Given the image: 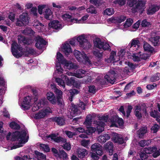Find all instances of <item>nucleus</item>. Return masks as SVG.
Returning <instances> with one entry per match:
<instances>
[{
	"instance_id": "1",
	"label": "nucleus",
	"mask_w": 160,
	"mask_h": 160,
	"mask_svg": "<svg viewBox=\"0 0 160 160\" xmlns=\"http://www.w3.org/2000/svg\"><path fill=\"white\" fill-rule=\"evenodd\" d=\"M33 93L34 95V100L33 101L32 97L31 95H28L25 97L23 101L19 105L21 109L24 110H28L33 105L32 108V110L35 112L39 109V108L42 107L45 103L46 99L42 98L37 101L38 100V93L36 90L33 91Z\"/></svg>"
},
{
	"instance_id": "2",
	"label": "nucleus",
	"mask_w": 160,
	"mask_h": 160,
	"mask_svg": "<svg viewBox=\"0 0 160 160\" xmlns=\"http://www.w3.org/2000/svg\"><path fill=\"white\" fill-rule=\"evenodd\" d=\"M11 133L10 132L8 133L6 136L7 140L10 139L11 140L18 142L16 144L11 147V150L22 147L23 144L28 141V135L26 129H24L21 132L17 131L13 132L11 138Z\"/></svg>"
},
{
	"instance_id": "3",
	"label": "nucleus",
	"mask_w": 160,
	"mask_h": 160,
	"mask_svg": "<svg viewBox=\"0 0 160 160\" xmlns=\"http://www.w3.org/2000/svg\"><path fill=\"white\" fill-rule=\"evenodd\" d=\"M56 59L57 61L56 63V69L59 73H61L63 69L61 66L60 63L64 65L65 68L70 69L75 68V66L70 62L67 61L62 54L59 52L57 53Z\"/></svg>"
},
{
	"instance_id": "4",
	"label": "nucleus",
	"mask_w": 160,
	"mask_h": 160,
	"mask_svg": "<svg viewBox=\"0 0 160 160\" xmlns=\"http://www.w3.org/2000/svg\"><path fill=\"white\" fill-rule=\"evenodd\" d=\"M11 49L12 54L17 58H19L24 54L32 53L34 52L33 49L30 48H27L26 51L15 42H13L12 44Z\"/></svg>"
},
{
	"instance_id": "5",
	"label": "nucleus",
	"mask_w": 160,
	"mask_h": 160,
	"mask_svg": "<svg viewBox=\"0 0 160 160\" xmlns=\"http://www.w3.org/2000/svg\"><path fill=\"white\" fill-rule=\"evenodd\" d=\"M73 52L76 58L80 63L89 67L92 66V63L90 59L91 58L89 55H87L84 52H81L77 50H74Z\"/></svg>"
},
{
	"instance_id": "6",
	"label": "nucleus",
	"mask_w": 160,
	"mask_h": 160,
	"mask_svg": "<svg viewBox=\"0 0 160 160\" xmlns=\"http://www.w3.org/2000/svg\"><path fill=\"white\" fill-rule=\"evenodd\" d=\"M94 46L97 48L106 50L110 48L112 44L103 42L99 38H96L94 40Z\"/></svg>"
},
{
	"instance_id": "7",
	"label": "nucleus",
	"mask_w": 160,
	"mask_h": 160,
	"mask_svg": "<svg viewBox=\"0 0 160 160\" xmlns=\"http://www.w3.org/2000/svg\"><path fill=\"white\" fill-rule=\"evenodd\" d=\"M86 75L90 78L89 79H88L86 82H90L92 79V77L95 75V73L92 72H90L88 71H85L82 69H79L77 71L76 73H75L74 76L79 78H81Z\"/></svg>"
},
{
	"instance_id": "8",
	"label": "nucleus",
	"mask_w": 160,
	"mask_h": 160,
	"mask_svg": "<svg viewBox=\"0 0 160 160\" xmlns=\"http://www.w3.org/2000/svg\"><path fill=\"white\" fill-rule=\"evenodd\" d=\"M108 122L110 124V126L111 127H118L122 126L123 124L122 119L116 115L109 119Z\"/></svg>"
},
{
	"instance_id": "9",
	"label": "nucleus",
	"mask_w": 160,
	"mask_h": 160,
	"mask_svg": "<svg viewBox=\"0 0 160 160\" xmlns=\"http://www.w3.org/2000/svg\"><path fill=\"white\" fill-rule=\"evenodd\" d=\"M29 22L28 13L25 12L20 16L19 19H17L16 24L17 26H22L28 25Z\"/></svg>"
},
{
	"instance_id": "10",
	"label": "nucleus",
	"mask_w": 160,
	"mask_h": 160,
	"mask_svg": "<svg viewBox=\"0 0 160 160\" xmlns=\"http://www.w3.org/2000/svg\"><path fill=\"white\" fill-rule=\"evenodd\" d=\"M76 38L77 41L79 43L81 47L84 49H86L90 47L91 45L88 42L84 34H82Z\"/></svg>"
},
{
	"instance_id": "11",
	"label": "nucleus",
	"mask_w": 160,
	"mask_h": 160,
	"mask_svg": "<svg viewBox=\"0 0 160 160\" xmlns=\"http://www.w3.org/2000/svg\"><path fill=\"white\" fill-rule=\"evenodd\" d=\"M120 53H121V54L119 55V56H116V52L112 51L107 61L108 62H117L119 61L121 57H122L125 53V50L123 49H121L120 51Z\"/></svg>"
},
{
	"instance_id": "12",
	"label": "nucleus",
	"mask_w": 160,
	"mask_h": 160,
	"mask_svg": "<svg viewBox=\"0 0 160 160\" xmlns=\"http://www.w3.org/2000/svg\"><path fill=\"white\" fill-rule=\"evenodd\" d=\"M52 112V109L49 107H48L43 109L38 113H35L33 116L36 119H40L43 118L46 115Z\"/></svg>"
},
{
	"instance_id": "13",
	"label": "nucleus",
	"mask_w": 160,
	"mask_h": 160,
	"mask_svg": "<svg viewBox=\"0 0 160 160\" xmlns=\"http://www.w3.org/2000/svg\"><path fill=\"white\" fill-rule=\"evenodd\" d=\"M144 152L146 154L153 153L152 156L154 158H156L160 155V149L157 150V148L156 147L145 148H144Z\"/></svg>"
},
{
	"instance_id": "14",
	"label": "nucleus",
	"mask_w": 160,
	"mask_h": 160,
	"mask_svg": "<svg viewBox=\"0 0 160 160\" xmlns=\"http://www.w3.org/2000/svg\"><path fill=\"white\" fill-rule=\"evenodd\" d=\"M145 4L143 1H138L132 8V11L134 12L138 11L142 12L145 8Z\"/></svg>"
},
{
	"instance_id": "15",
	"label": "nucleus",
	"mask_w": 160,
	"mask_h": 160,
	"mask_svg": "<svg viewBox=\"0 0 160 160\" xmlns=\"http://www.w3.org/2000/svg\"><path fill=\"white\" fill-rule=\"evenodd\" d=\"M34 39L36 42V46L39 49H42L44 45L46 44L47 42L39 36L35 37Z\"/></svg>"
},
{
	"instance_id": "16",
	"label": "nucleus",
	"mask_w": 160,
	"mask_h": 160,
	"mask_svg": "<svg viewBox=\"0 0 160 160\" xmlns=\"http://www.w3.org/2000/svg\"><path fill=\"white\" fill-rule=\"evenodd\" d=\"M108 75H106L104 76L105 79H106L107 82L113 84L115 82V75L116 73L113 70H110L108 72Z\"/></svg>"
},
{
	"instance_id": "17",
	"label": "nucleus",
	"mask_w": 160,
	"mask_h": 160,
	"mask_svg": "<svg viewBox=\"0 0 160 160\" xmlns=\"http://www.w3.org/2000/svg\"><path fill=\"white\" fill-rule=\"evenodd\" d=\"M54 92L56 94V98L58 104L59 105H62L63 103V92L62 91L58 88H56Z\"/></svg>"
},
{
	"instance_id": "18",
	"label": "nucleus",
	"mask_w": 160,
	"mask_h": 160,
	"mask_svg": "<svg viewBox=\"0 0 160 160\" xmlns=\"http://www.w3.org/2000/svg\"><path fill=\"white\" fill-rule=\"evenodd\" d=\"M102 148V146L98 143H95L91 147L92 150L93 152H96L97 154L99 156L102 155L103 153Z\"/></svg>"
},
{
	"instance_id": "19",
	"label": "nucleus",
	"mask_w": 160,
	"mask_h": 160,
	"mask_svg": "<svg viewBox=\"0 0 160 160\" xmlns=\"http://www.w3.org/2000/svg\"><path fill=\"white\" fill-rule=\"evenodd\" d=\"M126 18V17L122 16L119 17H112L108 20L109 23H120L124 21Z\"/></svg>"
},
{
	"instance_id": "20",
	"label": "nucleus",
	"mask_w": 160,
	"mask_h": 160,
	"mask_svg": "<svg viewBox=\"0 0 160 160\" xmlns=\"http://www.w3.org/2000/svg\"><path fill=\"white\" fill-rule=\"evenodd\" d=\"M49 27L53 29L59 30L61 29L62 26L61 23L57 20H53L50 22L48 24Z\"/></svg>"
},
{
	"instance_id": "21",
	"label": "nucleus",
	"mask_w": 160,
	"mask_h": 160,
	"mask_svg": "<svg viewBox=\"0 0 160 160\" xmlns=\"http://www.w3.org/2000/svg\"><path fill=\"white\" fill-rule=\"evenodd\" d=\"M18 40L19 43H23L24 44L29 45L33 42V39H26L22 35H19L18 36Z\"/></svg>"
},
{
	"instance_id": "22",
	"label": "nucleus",
	"mask_w": 160,
	"mask_h": 160,
	"mask_svg": "<svg viewBox=\"0 0 160 160\" xmlns=\"http://www.w3.org/2000/svg\"><path fill=\"white\" fill-rule=\"evenodd\" d=\"M140 45V42L138 38L132 39L129 44L130 48H132L134 51L138 49Z\"/></svg>"
},
{
	"instance_id": "23",
	"label": "nucleus",
	"mask_w": 160,
	"mask_h": 160,
	"mask_svg": "<svg viewBox=\"0 0 160 160\" xmlns=\"http://www.w3.org/2000/svg\"><path fill=\"white\" fill-rule=\"evenodd\" d=\"M47 99L52 104H54L57 102L56 96L53 93L49 91L46 94Z\"/></svg>"
},
{
	"instance_id": "24",
	"label": "nucleus",
	"mask_w": 160,
	"mask_h": 160,
	"mask_svg": "<svg viewBox=\"0 0 160 160\" xmlns=\"http://www.w3.org/2000/svg\"><path fill=\"white\" fill-rule=\"evenodd\" d=\"M61 78L63 80H65L67 85L68 86L74 85L75 83H76L74 77H71L70 79H69L66 76L64 75H61Z\"/></svg>"
},
{
	"instance_id": "25",
	"label": "nucleus",
	"mask_w": 160,
	"mask_h": 160,
	"mask_svg": "<svg viewBox=\"0 0 160 160\" xmlns=\"http://www.w3.org/2000/svg\"><path fill=\"white\" fill-rule=\"evenodd\" d=\"M135 114L136 116L138 118L140 119L142 118V114L144 111V109L141 108L140 105H137L135 106Z\"/></svg>"
},
{
	"instance_id": "26",
	"label": "nucleus",
	"mask_w": 160,
	"mask_h": 160,
	"mask_svg": "<svg viewBox=\"0 0 160 160\" xmlns=\"http://www.w3.org/2000/svg\"><path fill=\"white\" fill-rule=\"evenodd\" d=\"M71 105V110L70 111V115L71 116L74 117L80 113V110L76 106L72 103Z\"/></svg>"
},
{
	"instance_id": "27",
	"label": "nucleus",
	"mask_w": 160,
	"mask_h": 160,
	"mask_svg": "<svg viewBox=\"0 0 160 160\" xmlns=\"http://www.w3.org/2000/svg\"><path fill=\"white\" fill-rule=\"evenodd\" d=\"M62 50L66 55H68L72 52L70 46L67 42L64 43L63 45Z\"/></svg>"
},
{
	"instance_id": "28",
	"label": "nucleus",
	"mask_w": 160,
	"mask_h": 160,
	"mask_svg": "<svg viewBox=\"0 0 160 160\" xmlns=\"http://www.w3.org/2000/svg\"><path fill=\"white\" fill-rule=\"evenodd\" d=\"M160 8V6L154 5H151L148 9L147 13L148 15L152 14L158 11Z\"/></svg>"
},
{
	"instance_id": "29",
	"label": "nucleus",
	"mask_w": 160,
	"mask_h": 160,
	"mask_svg": "<svg viewBox=\"0 0 160 160\" xmlns=\"http://www.w3.org/2000/svg\"><path fill=\"white\" fill-rule=\"evenodd\" d=\"M62 18L64 21L68 23V25L71 24V23H69V22L75 23V22L73 20L75 19V18H72L71 16L69 14H66L63 15L62 16Z\"/></svg>"
},
{
	"instance_id": "30",
	"label": "nucleus",
	"mask_w": 160,
	"mask_h": 160,
	"mask_svg": "<svg viewBox=\"0 0 160 160\" xmlns=\"http://www.w3.org/2000/svg\"><path fill=\"white\" fill-rule=\"evenodd\" d=\"M77 152L78 157L81 158L84 157L88 153V151L83 148H79Z\"/></svg>"
},
{
	"instance_id": "31",
	"label": "nucleus",
	"mask_w": 160,
	"mask_h": 160,
	"mask_svg": "<svg viewBox=\"0 0 160 160\" xmlns=\"http://www.w3.org/2000/svg\"><path fill=\"white\" fill-rule=\"evenodd\" d=\"M58 133L52 134L50 136V137L52 140L56 142H59L62 141H66L65 139H63H63L60 137H58Z\"/></svg>"
},
{
	"instance_id": "32",
	"label": "nucleus",
	"mask_w": 160,
	"mask_h": 160,
	"mask_svg": "<svg viewBox=\"0 0 160 160\" xmlns=\"http://www.w3.org/2000/svg\"><path fill=\"white\" fill-rule=\"evenodd\" d=\"M113 140L115 142L120 144L124 142L123 139L121 137L120 134L117 133L114 134Z\"/></svg>"
},
{
	"instance_id": "33",
	"label": "nucleus",
	"mask_w": 160,
	"mask_h": 160,
	"mask_svg": "<svg viewBox=\"0 0 160 160\" xmlns=\"http://www.w3.org/2000/svg\"><path fill=\"white\" fill-rule=\"evenodd\" d=\"M96 122L97 123V126L96 127L97 131L98 132L100 133L102 132L104 130V127L105 126V123L102 122H94V123L95 124Z\"/></svg>"
},
{
	"instance_id": "34",
	"label": "nucleus",
	"mask_w": 160,
	"mask_h": 160,
	"mask_svg": "<svg viewBox=\"0 0 160 160\" xmlns=\"http://www.w3.org/2000/svg\"><path fill=\"white\" fill-rule=\"evenodd\" d=\"M110 137L107 134H104L103 135H101L98 137V140L100 143H104L106 140L109 139Z\"/></svg>"
},
{
	"instance_id": "35",
	"label": "nucleus",
	"mask_w": 160,
	"mask_h": 160,
	"mask_svg": "<svg viewBox=\"0 0 160 160\" xmlns=\"http://www.w3.org/2000/svg\"><path fill=\"white\" fill-rule=\"evenodd\" d=\"M143 47L145 51L150 52L151 53H153L154 52L153 48L147 42H144Z\"/></svg>"
},
{
	"instance_id": "36",
	"label": "nucleus",
	"mask_w": 160,
	"mask_h": 160,
	"mask_svg": "<svg viewBox=\"0 0 160 160\" xmlns=\"http://www.w3.org/2000/svg\"><path fill=\"white\" fill-rule=\"evenodd\" d=\"M88 16H89L88 15H86L82 17L81 19L78 20V19L75 18V19H74L73 20L76 23H86L87 22V19Z\"/></svg>"
},
{
	"instance_id": "37",
	"label": "nucleus",
	"mask_w": 160,
	"mask_h": 160,
	"mask_svg": "<svg viewBox=\"0 0 160 160\" xmlns=\"http://www.w3.org/2000/svg\"><path fill=\"white\" fill-rule=\"evenodd\" d=\"M147 128L145 127L140 129L137 132L139 138H142L144 135L147 132Z\"/></svg>"
},
{
	"instance_id": "38",
	"label": "nucleus",
	"mask_w": 160,
	"mask_h": 160,
	"mask_svg": "<svg viewBox=\"0 0 160 160\" xmlns=\"http://www.w3.org/2000/svg\"><path fill=\"white\" fill-rule=\"evenodd\" d=\"M33 26L35 27L39 31H42L43 28H44V25L42 23H40L39 21L37 20H34Z\"/></svg>"
},
{
	"instance_id": "39",
	"label": "nucleus",
	"mask_w": 160,
	"mask_h": 160,
	"mask_svg": "<svg viewBox=\"0 0 160 160\" xmlns=\"http://www.w3.org/2000/svg\"><path fill=\"white\" fill-rule=\"evenodd\" d=\"M53 121L60 126H62L65 123V120L61 117H55L53 119Z\"/></svg>"
},
{
	"instance_id": "40",
	"label": "nucleus",
	"mask_w": 160,
	"mask_h": 160,
	"mask_svg": "<svg viewBox=\"0 0 160 160\" xmlns=\"http://www.w3.org/2000/svg\"><path fill=\"white\" fill-rule=\"evenodd\" d=\"M44 14L45 18L47 19L50 20L52 17V12L49 8L46 9Z\"/></svg>"
},
{
	"instance_id": "41",
	"label": "nucleus",
	"mask_w": 160,
	"mask_h": 160,
	"mask_svg": "<svg viewBox=\"0 0 160 160\" xmlns=\"http://www.w3.org/2000/svg\"><path fill=\"white\" fill-rule=\"evenodd\" d=\"M22 33L25 35H33L35 33L34 32L29 28H27L22 32Z\"/></svg>"
},
{
	"instance_id": "42",
	"label": "nucleus",
	"mask_w": 160,
	"mask_h": 160,
	"mask_svg": "<svg viewBox=\"0 0 160 160\" xmlns=\"http://www.w3.org/2000/svg\"><path fill=\"white\" fill-rule=\"evenodd\" d=\"M57 156L63 159H67L68 158L67 154L63 150L60 151Z\"/></svg>"
},
{
	"instance_id": "43",
	"label": "nucleus",
	"mask_w": 160,
	"mask_h": 160,
	"mask_svg": "<svg viewBox=\"0 0 160 160\" xmlns=\"http://www.w3.org/2000/svg\"><path fill=\"white\" fill-rule=\"evenodd\" d=\"M114 9L112 8H108L103 11V14L108 16H111L114 13Z\"/></svg>"
},
{
	"instance_id": "44",
	"label": "nucleus",
	"mask_w": 160,
	"mask_h": 160,
	"mask_svg": "<svg viewBox=\"0 0 160 160\" xmlns=\"http://www.w3.org/2000/svg\"><path fill=\"white\" fill-rule=\"evenodd\" d=\"M92 116L90 115H88L86 118L84 124L87 126H90L92 122Z\"/></svg>"
},
{
	"instance_id": "45",
	"label": "nucleus",
	"mask_w": 160,
	"mask_h": 160,
	"mask_svg": "<svg viewBox=\"0 0 160 160\" xmlns=\"http://www.w3.org/2000/svg\"><path fill=\"white\" fill-rule=\"evenodd\" d=\"M159 39V37L156 36L154 37L151 38L150 39V41L152 42L155 46H157L158 43Z\"/></svg>"
},
{
	"instance_id": "46",
	"label": "nucleus",
	"mask_w": 160,
	"mask_h": 160,
	"mask_svg": "<svg viewBox=\"0 0 160 160\" xmlns=\"http://www.w3.org/2000/svg\"><path fill=\"white\" fill-rule=\"evenodd\" d=\"M55 81L58 85L61 87L65 88V83L63 80L60 78H56Z\"/></svg>"
},
{
	"instance_id": "47",
	"label": "nucleus",
	"mask_w": 160,
	"mask_h": 160,
	"mask_svg": "<svg viewBox=\"0 0 160 160\" xmlns=\"http://www.w3.org/2000/svg\"><path fill=\"white\" fill-rule=\"evenodd\" d=\"M151 142V141L149 140H142L139 142L138 144L141 147H143L146 145H149Z\"/></svg>"
},
{
	"instance_id": "48",
	"label": "nucleus",
	"mask_w": 160,
	"mask_h": 160,
	"mask_svg": "<svg viewBox=\"0 0 160 160\" xmlns=\"http://www.w3.org/2000/svg\"><path fill=\"white\" fill-rule=\"evenodd\" d=\"M70 97L69 98V100L70 101L72 102V97L75 94H77L78 93V91L76 89H71L69 91Z\"/></svg>"
},
{
	"instance_id": "49",
	"label": "nucleus",
	"mask_w": 160,
	"mask_h": 160,
	"mask_svg": "<svg viewBox=\"0 0 160 160\" xmlns=\"http://www.w3.org/2000/svg\"><path fill=\"white\" fill-rule=\"evenodd\" d=\"M133 22V20L131 18L127 19L124 24L123 26L125 28H127L130 26Z\"/></svg>"
},
{
	"instance_id": "50",
	"label": "nucleus",
	"mask_w": 160,
	"mask_h": 160,
	"mask_svg": "<svg viewBox=\"0 0 160 160\" xmlns=\"http://www.w3.org/2000/svg\"><path fill=\"white\" fill-rule=\"evenodd\" d=\"M40 149L45 152H49L50 151L48 145L40 144Z\"/></svg>"
},
{
	"instance_id": "51",
	"label": "nucleus",
	"mask_w": 160,
	"mask_h": 160,
	"mask_svg": "<svg viewBox=\"0 0 160 160\" xmlns=\"http://www.w3.org/2000/svg\"><path fill=\"white\" fill-rule=\"evenodd\" d=\"M9 126L12 129H18L20 128L19 125L15 122H11Z\"/></svg>"
},
{
	"instance_id": "52",
	"label": "nucleus",
	"mask_w": 160,
	"mask_h": 160,
	"mask_svg": "<svg viewBox=\"0 0 160 160\" xmlns=\"http://www.w3.org/2000/svg\"><path fill=\"white\" fill-rule=\"evenodd\" d=\"M93 54L96 58H99V59L101 58L102 56V52H99V50L97 49L93 51Z\"/></svg>"
},
{
	"instance_id": "53",
	"label": "nucleus",
	"mask_w": 160,
	"mask_h": 160,
	"mask_svg": "<svg viewBox=\"0 0 160 160\" xmlns=\"http://www.w3.org/2000/svg\"><path fill=\"white\" fill-rule=\"evenodd\" d=\"M160 127L158 125L156 124H154L151 128V132L153 133H155L157 132L159 128Z\"/></svg>"
},
{
	"instance_id": "54",
	"label": "nucleus",
	"mask_w": 160,
	"mask_h": 160,
	"mask_svg": "<svg viewBox=\"0 0 160 160\" xmlns=\"http://www.w3.org/2000/svg\"><path fill=\"white\" fill-rule=\"evenodd\" d=\"M35 153L38 158L42 159H45L46 158V156L43 153L37 151H35Z\"/></svg>"
},
{
	"instance_id": "55",
	"label": "nucleus",
	"mask_w": 160,
	"mask_h": 160,
	"mask_svg": "<svg viewBox=\"0 0 160 160\" xmlns=\"http://www.w3.org/2000/svg\"><path fill=\"white\" fill-rule=\"evenodd\" d=\"M104 148L106 150L113 148L112 143L110 142L106 143L104 145Z\"/></svg>"
},
{
	"instance_id": "56",
	"label": "nucleus",
	"mask_w": 160,
	"mask_h": 160,
	"mask_svg": "<svg viewBox=\"0 0 160 160\" xmlns=\"http://www.w3.org/2000/svg\"><path fill=\"white\" fill-rule=\"evenodd\" d=\"M86 11L88 13H97V11L95 8L92 6H91L89 8H88Z\"/></svg>"
},
{
	"instance_id": "57",
	"label": "nucleus",
	"mask_w": 160,
	"mask_h": 160,
	"mask_svg": "<svg viewBox=\"0 0 160 160\" xmlns=\"http://www.w3.org/2000/svg\"><path fill=\"white\" fill-rule=\"evenodd\" d=\"M150 115L154 118L160 117L159 112L155 110L151 112Z\"/></svg>"
},
{
	"instance_id": "58",
	"label": "nucleus",
	"mask_w": 160,
	"mask_h": 160,
	"mask_svg": "<svg viewBox=\"0 0 160 160\" xmlns=\"http://www.w3.org/2000/svg\"><path fill=\"white\" fill-rule=\"evenodd\" d=\"M160 74L158 73L156 75L152 76L150 78L151 81L152 82H154L159 79Z\"/></svg>"
},
{
	"instance_id": "59",
	"label": "nucleus",
	"mask_w": 160,
	"mask_h": 160,
	"mask_svg": "<svg viewBox=\"0 0 160 160\" xmlns=\"http://www.w3.org/2000/svg\"><path fill=\"white\" fill-rule=\"evenodd\" d=\"M141 25L143 27H149L151 24L150 22H147L146 20L144 19L142 21Z\"/></svg>"
},
{
	"instance_id": "60",
	"label": "nucleus",
	"mask_w": 160,
	"mask_h": 160,
	"mask_svg": "<svg viewBox=\"0 0 160 160\" xmlns=\"http://www.w3.org/2000/svg\"><path fill=\"white\" fill-rule=\"evenodd\" d=\"M90 143L89 140H83L81 142V144L85 147L87 148Z\"/></svg>"
},
{
	"instance_id": "61",
	"label": "nucleus",
	"mask_w": 160,
	"mask_h": 160,
	"mask_svg": "<svg viewBox=\"0 0 160 160\" xmlns=\"http://www.w3.org/2000/svg\"><path fill=\"white\" fill-rule=\"evenodd\" d=\"M125 0H117L114 1V3L116 4L123 5L125 4Z\"/></svg>"
},
{
	"instance_id": "62",
	"label": "nucleus",
	"mask_w": 160,
	"mask_h": 160,
	"mask_svg": "<svg viewBox=\"0 0 160 160\" xmlns=\"http://www.w3.org/2000/svg\"><path fill=\"white\" fill-rule=\"evenodd\" d=\"M87 131L89 134L94 133L96 131V128H95L92 127H89L87 126Z\"/></svg>"
},
{
	"instance_id": "63",
	"label": "nucleus",
	"mask_w": 160,
	"mask_h": 160,
	"mask_svg": "<svg viewBox=\"0 0 160 160\" xmlns=\"http://www.w3.org/2000/svg\"><path fill=\"white\" fill-rule=\"evenodd\" d=\"M65 133L69 138H72L76 134V132H73L68 131H65Z\"/></svg>"
},
{
	"instance_id": "64",
	"label": "nucleus",
	"mask_w": 160,
	"mask_h": 160,
	"mask_svg": "<svg viewBox=\"0 0 160 160\" xmlns=\"http://www.w3.org/2000/svg\"><path fill=\"white\" fill-rule=\"evenodd\" d=\"M137 0H128L127 2V4L130 7H132L135 4Z\"/></svg>"
}]
</instances>
